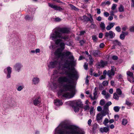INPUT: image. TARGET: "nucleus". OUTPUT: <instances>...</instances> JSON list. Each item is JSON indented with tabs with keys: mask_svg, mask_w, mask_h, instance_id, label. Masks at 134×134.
I'll list each match as a JSON object with an SVG mask.
<instances>
[{
	"mask_svg": "<svg viewBox=\"0 0 134 134\" xmlns=\"http://www.w3.org/2000/svg\"><path fill=\"white\" fill-rule=\"evenodd\" d=\"M65 44L63 42H61L60 44V46L61 48H58L55 51L54 54L58 57H61L62 58L65 57H68V59L71 60V61L66 60L64 66L65 68H68V70L65 71V74L67 76H61L58 79V82L60 83L64 82L66 83L64 85V89L66 91H73L74 87L72 85V80L78 78V75L77 72L74 68L70 69L69 67L70 64H72L76 62L74 60V58L72 53L70 52L65 51L63 53V50L65 48ZM74 94L73 91L71 93L66 92L63 94V96L66 98H72L73 97Z\"/></svg>",
	"mask_w": 134,
	"mask_h": 134,
	"instance_id": "nucleus-1",
	"label": "nucleus"
},
{
	"mask_svg": "<svg viewBox=\"0 0 134 134\" xmlns=\"http://www.w3.org/2000/svg\"><path fill=\"white\" fill-rule=\"evenodd\" d=\"M55 134H83V132L79 127L68 125L64 121L56 128Z\"/></svg>",
	"mask_w": 134,
	"mask_h": 134,
	"instance_id": "nucleus-2",
	"label": "nucleus"
},
{
	"mask_svg": "<svg viewBox=\"0 0 134 134\" xmlns=\"http://www.w3.org/2000/svg\"><path fill=\"white\" fill-rule=\"evenodd\" d=\"M69 32V30L67 28H58L51 34L50 38L53 40L58 38L66 40L68 38V37L64 34H67Z\"/></svg>",
	"mask_w": 134,
	"mask_h": 134,
	"instance_id": "nucleus-3",
	"label": "nucleus"
},
{
	"mask_svg": "<svg viewBox=\"0 0 134 134\" xmlns=\"http://www.w3.org/2000/svg\"><path fill=\"white\" fill-rule=\"evenodd\" d=\"M90 19L88 17L85 15H83L82 17H80L79 18L83 21L87 22L89 21L90 22L92 23L93 22V21L92 16L91 14H90Z\"/></svg>",
	"mask_w": 134,
	"mask_h": 134,
	"instance_id": "nucleus-4",
	"label": "nucleus"
},
{
	"mask_svg": "<svg viewBox=\"0 0 134 134\" xmlns=\"http://www.w3.org/2000/svg\"><path fill=\"white\" fill-rule=\"evenodd\" d=\"M32 100L33 103L35 106H39L42 104L41 99L40 97L33 98Z\"/></svg>",
	"mask_w": 134,
	"mask_h": 134,
	"instance_id": "nucleus-5",
	"label": "nucleus"
},
{
	"mask_svg": "<svg viewBox=\"0 0 134 134\" xmlns=\"http://www.w3.org/2000/svg\"><path fill=\"white\" fill-rule=\"evenodd\" d=\"M105 37L106 38H108L109 37L110 38H113L115 36V34L112 31L110 30L109 32H106Z\"/></svg>",
	"mask_w": 134,
	"mask_h": 134,
	"instance_id": "nucleus-6",
	"label": "nucleus"
},
{
	"mask_svg": "<svg viewBox=\"0 0 134 134\" xmlns=\"http://www.w3.org/2000/svg\"><path fill=\"white\" fill-rule=\"evenodd\" d=\"M59 65L60 63L59 62L57 61H55L51 62L48 66L50 68H53L59 66Z\"/></svg>",
	"mask_w": 134,
	"mask_h": 134,
	"instance_id": "nucleus-7",
	"label": "nucleus"
},
{
	"mask_svg": "<svg viewBox=\"0 0 134 134\" xmlns=\"http://www.w3.org/2000/svg\"><path fill=\"white\" fill-rule=\"evenodd\" d=\"M49 6L52 8L54 9L55 10H58L60 11H62L64 10L63 8H62L60 7H58L57 6L51 4L50 3H48Z\"/></svg>",
	"mask_w": 134,
	"mask_h": 134,
	"instance_id": "nucleus-8",
	"label": "nucleus"
},
{
	"mask_svg": "<svg viewBox=\"0 0 134 134\" xmlns=\"http://www.w3.org/2000/svg\"><path fill=\"white\" fill-rule=\"evenodd\" d=\"M22 67V65L20 63H17L14 66V68L18 72L20 70L21 68Z\"/></svg>",
	"mask_w": 134,
	"mask_h": 134,
	"instance_id": "nucleus-9",
	"label": "nucleus"
},
{
	"mask_svg": "<svg viewBox=\"0 0 134 134\" xmlns=\"http://www.w3.org/2000/svg\"><path fill=\"white\" fill-rule=\"evenodd\" d=\"M107 63L103 61H101L100 62L98 63L96 65L97 67L98 68H100L102 67H103Z\"/></svg>",
	"mask_w": 134,
	"mask_h": 134,
	"instance_id": "nucleus-10",
	"label": "nucleus"
},
{
	"mask_svg": "<svg viewBox=\"0 0 134 134\" xmlns=\"http://www.w3.org/2000/svg\"><path fill=\"white\" fill-rule=\"evenodd\" d=\"M103 118V116L100 113L98 114L96 116V119L98 122H99L100 121L102 120Z\"/></svg>",
	"mask_w": 134,
	"mask_h": 134,
	"instance_id": "nucleus-11",
	"label": "nucleus"
},
{
	"mask_svg": "<svg viewBox=\"0 0 134 134\" xmlns=\"http://www.w3.org/2000/svg\"><path fill=\"white\" fill-rule=\"evenodd\" d=\"M115 25L114 23H109V25L106 27V30L108 31L110 30L114 27Z\"/></svg>",
	"mask_w": 134,
	"mask_h": 134,
	"instance_id": "nucleus-12",
	"label": "nucleus"
},
{
	"mask_svg": "<svg viewBox=\"0 0 134 134\" xmlns=\"http://www.w3.org/2000/svg\"><path fill=\"white\" fill-rule=\"evenodd\" d=\"M115 73V71H112L109 70L107 71V74L109 77L110 79H111L114 76Z\"/></svg>",
	"mask_w": 134,
	"mask_h": 134,
	"instance_id": "nucleus-13",
	"label": "nucleus"
},
{
	"mask_svg": "<svg viewBox=\"0 0 134 134\" xmlns=\"http://www.w3.org/2000/svg\"><path fill=\"white\" fill-rule=\"evenodd\" d=\"M93 55L95 57H98L100 56V51L98 50H94L93 51Z\"/></svg>",
	"mask_w": 134,
	"mask_h": 134,
	"instance_id": "nucleus-14",
	"label": "nucleus"
},
{
	"mask_svg": "<svg viewBox=\"0 0 134 134\" xmlns=\"http://www.w3.org/2000/svg\"><path fill=\"white\" fill-rule=\"evenodd\" d=\"M73 103L78 107H81L82 105V103L80 100H76L73 101Z\"/></svg>",
	"mask_w": 134,
	"mask_h": 134,
	"instance_id": "nucleus-15",
	"label": "nucleus"
},
{
	"mask_svg": "<svg viewBox=\"0 0 134 134\" xmlns=\"http://www.w3.org/2000/svg\"><path fill=\"white\" fill-rule=\"evenodd\" d=\"M109 130V128L108 127H104L103 128H100L99 129L100 131L102 133L105 132L107 133Z\"/></svg>",
	"mask_w": 134,
	"mask_h": 134,
	"instance_id": "nucleus-16",
	"label": "nucleus"
},
{
	"mask_svg": "<svg viewBox=\"0 0 134 134\" xmlns=\"http://www.w3.org/2000/svg\"><path fill=\"white\" fill-rule=\"evenodd\" d=\"M12 68L9 66L7 68V71L8 72V74L7 76V78H9L10 77V74L12 72Z\"/></svg>",
	"mask_w": 134,
	"mask_h": 134,
	"instance_id": "nucleus-17",
	"label": "nucleus"
},
{
	"mask_svg": "<svg viewBox=\"0 0 134 134\" xmlns=\"http://www.w3.org/2000/svg\"><path fill=\"white\" fill-rule=\"evenodd\" d=\"M54 103L55 105L58 106L61 105L63 104L61 100L58 99L55 100Z\"/></svg>",
	"mask_w": 134,
	"mask_h": 134,
	"instance_id": "nucleus-18",
	"label": "nucleus"
},
{
	"mask_svg": "<svg viewBox=\"0 0 134 134\" xmlns=\"http://www.w3.org/2000/svg\"><path fill=\"white\" fill-rule=\"evenodd\" d=\"M39 79L37 77H35L32 80L33 83L35 85L37 84L39 82Z\"/></svg>",
	"mask_w": 134,
	"mask_h": 134,
	"instance_id": "nucleus-19",
	"label": "nucleus"
},
{
	"mask_svg": "<svg viewBox=\"0 0 134 134\" xmlns=\"http://www.w3.org/2000/svg\"><path fill=\"white\" fill-rule=\"evenodd\" d=\"M100 27L102 30H105V25L104 23L103 22H102L99 24Z\"/></svg>",
	"mask_w": 134,
	"mask_h": 134,
	"instance_id": "nucleus-20",
	"label": "nucleus"
},
{
	"mask_svg": "<svg viewBox=\"0 0 134 134\" xmlns=\"http://www.w3.org/2000/svg\"><path fill=\"white\" fill-rule=\"evenodd\" d=\"M119 12H123L124 11V7L122 5H120L118 7Z\"/></svg>",
	"mask_w": 134,
	"mask_h": 134,
	"instance_id": "nucleus-21",
	"label": "nucleus"
},
{
	"mask_svg": "<svg viewBox=\"0 0 134 134\" xmlns=\"http://www.w3.org/2000/svg\"><path fill=\"white\" fill-rule=\"evenodd\" d=\"M127 74L128 76L132 78V81L133 82V78H134L133 77V73L130 71H128L127 72Z\"/></svg>",
	"mask_w": 134,
	"mask_h": 134,
	"instance_id": "nucleus-22",
	"label": "nucleus"
},
{
	"mask_svg": "<svg viewBox=\"0 0 134 134\" xmlns=\"http://www.w3.org/2000/svg\"><path fill=\"white\" fill-rule=\"evenodd\" d=\"M113 98L116 100H118L119 99V96L116 93H115L113 94Z\"/></svg>",
	"mask_w": 134,
	"mask_h": 134,
	"instance_id": "nucleus-23",
	"label": "nucleus"
},
{
	"mask_svg": "<svg viewBox=\"0 0 134 134\" xmlns=\"http://www.w3.org/2000/svg\"><path fill=\"white\" fill-rule=\"evenodd\" d=\"M89 59L90 60L89 64L90 65L92 64L94 60L91 55H89Z\"/></svg>",
	"mask_w": 134,
	"mask_h": 134,
	"instance_id": "nucleus-24",
	"label": "nucleus"
},
{
	"mask_svg": "<svg viewBox=\"0 0 134 134\" xmlns=\"http://www.w3.org/2000/svg\"><path fill=\"white\" fill-rule=\"evenodd\" d=\"M120 108V107L116 106L114 107L113 109L115 112H117L119 111Z\"/></svg>",
	"mask_w": 134,
	"mask_h": 134,
	"instance_id": "nucleus-25",
	"label": "nucleus"
},
{
	"mask_svg": "<svg viewBox=\"0 0 134 134\" xmlns=\"http://www.w3.org/2000/svg\"><path fill=\"white\" fill-rule=\"evenodd\" d=\"M70 5L72 9L75 11H77L78 10V9L77 8L73 5L70 4Z\"/></svg>",
	"mask_w": 134,
	"mask_h": 134,
	"instance_id": "nucleus-26",
	"label": "nucleus"
},
{
	"mask_svg": "<svg viewBox=\"0 0 134 134\" xmlns=\"http://www.w3.org/2000/svg\"><path fill=\"white\" fill-rule=\"evenodd\" d=\"M114 44L115 45H119V46H120L121 45V43L119 42L118 40H116L114 41L113 42Z\"/></svg>",
	"mask_w": 134,
	"mask_h": 134,
	"instance_id": "nucleus-27",
	"label": "nucleus"
},
{
	"mask_svg": "<svg viewBox=\"0 0 134 134\" xmlns=\"http://www.w3.org/2000/svg\"><path fill=\"white\" fill-rule=\"evenodd\" d=\"M108 107L107 105V104H105L103 107V110L104 111H106V112H108L109 111Z\"/></svg>",
	"mask_w": 134,
	"mask_h": 134,
	"instance_id": "nucleus-28",
	"label": "nucleus"
},
{
	"mask_svg": "<svg viewBox=\"0 0 134 134\" xmlns=\"http://www.w3.org/2000/svg\"><path fill=\"white\" fill-rule=\"evenodd\" d=\"M111 3L109 1H107L106 2H103L102 3V5H110Z\"/></svg>",
	"mask_w": 134,
	"mask_h": 134,
	"instance_id": "nucleus-29",
	"label": "nucleus"
},
{
	"mask_svg": "<svg viewBox=\"0 0 134 134\" xmlns=\"http://www.w3.org/2000/svg\"><path fill=\"white\" fill-rule=\"evenodd\" d=\"M116 92L119 95H121L122 94V92L121 90L119 88H118L116 90Z\"/></svg>",
	"mask_w": 134,
	"mask_h": 134,
	"instance_id": "nucleus-30",
	"label": "nucleus"
},
{
	"mask_svg": "<svg viewBox=\"0 0 134 134\" xmlns=\"http://www.w3.org/2000/svg\"><path fill=\"white\" fill-rule=\"evenodd\" d=\"M109 122V121L108 118H106L103 121V124L105 125H106Z\"/></svg>",
	"mask_w": 134,
	"mask_h": 134,
	"instance_id": "nucleus-31",
	"label": "nucleus"
},
{
	"mask_svg": "<svg viewBox=\"0 0 134 134\" xmlns=\"http://www.w3.org/2000/svg\"><path fill=\"white\" fill-rule=\"evenodd\" d=\"M127 123V121L126 119H124L122 121V124L124 125H125Z\"/></svg>",
	"mask_w": 134,
	"mask_h": 134,
	"instance_id": "nucleus-32",
	"label": "nucleus"
},
{
	"mask_svg": "<svg viewBox=\"0 0 134 134\" xmlns=\"http://www.w3.org/2000/svg\"><path fill=\"white\" fill-rule=\"evenodd\" d=\"M74 110V111L75 112H77L79 111V108L78 106L77 107H73Z\"/></svg>",
	"mask_w": 134,
	"mask_h": 134,
	"instance_id": "nucleus-33",
	"label": "nucleus"
},
{
	"mask_svg": "<svg viewBox=\"0 0 134 134\" xmlns=\"http://www.w3.org/2000/svg\"><path fill=\"white\" fill-rule=\"evenodd\" d=\"M108 82L107 81H105L102 82V85L104 86H108Z\"/></svg>",
	"mask_w": 134,
	"mask_h": 134,
	"instance_id": "nucleus-34",
	"label": "nucleus"
},
{
	"mask_svg": "<svg viewBox=\"0 0 134 134\" xmlns=\"http://www.w3.org/2000/svg\"><path fill=\"white\" fill-rule=\"evenodd\" d=\"M24 87V86L23 85L20 86L17 88V90L18 91H20Z\"/></svg>",
	"mask_w": 134,
	"mask_h": 134,
	"instance_id": "nucleus-35",
	"label": "nucleus"
},
{
	"mask_svg": "<svg viewBox=\"0 0 134 134\" xmlns=\"http://www.w3.org/2000/svg\"><path fill=\"white\" fill-rule=\"evenodd\" d=\"M101 114L103 116H105L106 114L108 113V112H106V111H104L103 110L101 112Z\"/></svg>",
	"mask_w": 134,
	"mask_h": 134,
	"instance_id": "nucleus-36",
	"label": "nucleus"
},
{
	"mask_svg": "<svg viewBox=\"0 0 134 134\" xmlns=\"http://www.w3.org/2000/svg\"><path fill=\"white\" fill-rule=\"evenodd\" d=\"M92 38L94 41H96L97 40V38L96 36L95 35H93L92 36Z\"/></svg>",
	"mask_w": 134,
	"mask_h": 134,
	"instance_id": "nucleus-37",
	"label": "nucleus"
},
{
	"mask_svg": "<svg viewBox=\"0 0 134 134\" xmlns=\"http://www.w3.org/2000/svg\"><path fill=\"white\" fill-rule=\"evenodd\" d=\"M105 98L106 99H108L110 97V95L108 93H107L105 96Z\"/></svg>",
	"mask_w": 134,
	"mask_h": 134,
	"instance_id": "nucleus-38",
	"label": "nucleus"
},
{
	"mask_svg": "<svg viewBox=\"0 0 134 134\" xmlns=\"http://www.w3.org/2000/svg\"><path fill=\"white\" fill-rule=\"evenodd\" d=\"M96 87H95L94 88V92L93 93L94 96L95 97H97V91L96 90Z\"/></svg>",
	"mask_w": 134,
	"mask_h": 134,
	"instance_id": "nucleus-39",
	"label": "nucleus"
},
{
	"mask_svg": "<svg viewBox=\"0 0 134 134\" xmlns=\"http://www.w3.org/2000/svg\"><path fill=\"white\" fill-rule=\"evenodd\" d=\"M62 41V40L61 39H57L55 41V43L56 44L58 45Z\"/></svg>",
	"mask_w": 134,
	"mask_h": 134,
	"instance_id": "nucleus-40",
	"label": "nucleus"
},
{
	"mask_svg": "<svg viewBox=\"0 0 134 134\" xmlns=\"http://www.w3.org/2000/svg\"><path fill=\"white\" fill-rule=\"evenodd\" d=\"M125 35L123 34H121L120 35V38L122 40H123L125 39Z\"/></svg>",
	"mask_w": 134,
	"mask_h": 134,
	"instance_id": "nucleus-41",
	"label": "nucleus"
},
{
	"mask_svg": "<svg viewBox=\"0 0 134 134\" xmlns=\"http://www.w3.org/2000/svg\"><path fill=\"white\" fill-rule=\"evenodd\" d=\"M116 6L117 5L116 4H113L112 5V6L111 8V9L113 10H115L116 8Z\"/></svg>",
	"mask_w": 134,
	"mask_h": 134,
	"instance_id": "nucleus-42",
	"label": "nucleus"
},
{
	"mask_svg": "<svg viewBox=\"0 0 134 134\" xmlns=\"http://www.w3.org/2000/svg\"><path fill=\"white\" fill-rule=\"evenodd\" d=\"M89 97L91 98V100H94L97 99L98 97H95L94 96L93 97L91 95H90L89 96Z\"/></svg>",
	"mask_w": 134,
	"mask_h": 134,
	"instance_id": "nucleus-43",
	"label": "nucleus"
},
{
	"mask_svg": "<svg viewBox=\"0 0 134 134\" xmlns=\"http://www.w3.org/2000/svg\"><path fill=\"white\" fill-rule=\"evenodd\" d=\"M115 30L118 32H120L121 31V28L119 26H116L115 28Z\"/></svg>",
	"mask_w": 134,
	"mask_h": 134,
	"instance_id": "nucleus-44",
	"label": "nucleus"
},
{
	"mask_svg": "<svg viewBox=\"0 0 134 134\" xmlns=\"http://www.w3.org/2000/svg\"><path fill=\"white\" fill-rule=\"evenodd\" d=\"M105 104L104 99H102L100 102V104L101 105H103Z\"/></svg>",
	"mask_w": 134,
	"mask_h": 134,
	"instance_id": "nucleus-45",
	"label": "nucleus"
},
{
	"mask_svg": "<svg viewBox=\"0 0 134 134\" xmlns=\"http://www.w3.org/2000/svg\"><path fill=\"white\" fill-rule=\"evenodd\" d=\"M126 104L128 105L129 106H132V104L130 103L129 101H126Z\"/></svg>",
	"mask_w": 134,
	"mask_h": 134,
	"instance_id": "nucleus-46",
	"label": "nucleus"
},
{
	"mask_svg": "<svg viewBox=\"0 0 134 134\" xmlns=\"http://www.w3.org/2000/svg\"><path fill=\"white\" fill-rule=\"evenodd\" d=\"M94 109V107H92L91 108L90 111V114L92 115L93 113Z\"/></svg>",
	"mask_w": 134,
	"mask_h": 134,
	"instance_id": "nucleus-47",
	"label": "nucleus"
},
{
	"mask_svg": "<svg viewBox=\"0 0 134 134\" xmlns=\"http://www.w3.org/2000/svg\"><path fill=\"white\" fill-rule=\"evenodd\" d=\"M98 88L99 90H103L104 89V88L101 83L99 84Z\"/></svg>",
	"mask_w": 134,
	"mask_h": 134,
	"instance_id": "nucleus-48",
	"label": "nucleus"
},
{
	"mask_svg": "<svg viewBox=\"0 0 134 134\" xmlns=\"http://www.w3.org/2000/svg\"><path fill=\"white\" fill-rule=\"evenodd\" d=\"M128 29V28L127 26H124L122 27V29L123 31H126L127 29Z\"/></svg>",
	"mask_w": 134,
	"mask_h": 134,
	"instance_id": "nucleus-49",
	"label": "nucleus"
},
{
	"mask_svg": "<svg viewBox=\"0 0 134 134\" xmlns=\"http://www.w3.org/2000/svg\"><path fill=\"white\" fill-rule=\"evenodd\" d=\"M129 30L131 32H134V26L130 27Z\"/></svg>",
	"mask_w": 134,
	"mask_h": 134,
	"instance_id": "nucleus-50",
	"label": "nucleus"
},
{
	"mask_svg": "<svg viewBox=\"0 0 134 134\" xmlns=\"http://www.w3.org/2000/svg\"><path fill=\"white\" fill-rule=\"evenodd\" d=\"M104 46H105V44L103 43H101L99 45L100 48H103L104 47Z\"/></svg>",
	"mask_w": 134,
	"mask_h": 134,
	"instance_id": "nucleus-51",
	"label": "nucleus"
},
{
	"mask_svg": "<svg viewBox=\"0 0 134 134\" xmlns=\"http://www.w3.org/2000/svg\"><path fill=\"white\" fill-rule=\"evenodd\" d=\"M104 15L106 17H108L109 15V14L107 12H105L104 13Z\"/></svg>",
	"mask_w": 134,
	"mask_h": 134,
	"instance_id": "nucleus-52",
	"label": "nucleus"
},
{
	"mask_svg": "<svg viewBox=\"0 0 134 134\" xmlns=\"http://www.w3.org/2000/svg\"><path fill=\"white\" fill-rule=\"evenodd\" d=\"M112 59L114 60H116L118 59V57L117 56L114 55L112 57Z\"/></svg>",
	"mask_w": 134,
	"mask_h": 134,
	"instance_id": "nucleus-53",
	"label": "nucleus"
},
{
	"mask_svg": "<svg viewBox=\"0 0 134 134\" xmlns=\"http://www.w3.org/2000/svg\"><path fill=\"white\" fill-rule=\"evenodd\" d=\"M97 109L98 111H100L102 110V108L100 106H98L97 108Z\"/></svg>",
	"mask_w": 134,
	"mask_h": 134,
	"instance_id": "nucleus-54",
	"label": "nucleus"
},
{
	"mask_svg": "<svg viewBox=\"0 0 134 134\" xmlns=\"http://www.w3.org/2000/svg\"><path fill=\"white\" fill-rule=\"evenodd\" d=\"M88 64L87 63H85L84 65V67L85 69V70H87L88 69Z\"/></svg>",
	"mask_w": 134,
	"mask_h": 134,
	"instance_id": "nucleus-55",
	"label": "nucleus"
},
{
	"mask_svg": "<svg viewBox=\"0 0 134 134\" xmlns=\"http://www.w3.org/2000/svg\"><path fill=\"white\" fill-rule=\"evenodd\" d=\"M88 76H87L86 77V79L85 80V83L87 85H88V84L89 82V80L88 79Z\"/></svg>",
	"mask_w": 134,
	"mask_h": 134,
	"instance_id": "nucleus-56",
	"label": "nucleus"
},
{
	"mask_svg": "<svg viewBox=\"0 0 134 134\" xmlns=\"http://www.w3.org/2000/svg\"><path fill=\"white\" fill-rule=\"evenodd\" d=\"M63 90H61L58 91V94L59 95H62L63 94Z\"/></svg>",
	"mask_w": 134,
	"mask_h": 134,
	"instance_id": "nucleus-57",
	"label": "nucleus"
},
{
	"mask_svg": "<svg viewBox=\"0 0 134 134\" xmlns=\"http://www.w3.org/2000/svg\"><path fill=\"white\" fill-rule=\"evenodd\" d=\"M107 94V93L106 92L105 90H104L102 91V95H103L105 96L106 94Z\"/></svg>",
	"mask_w": 134,
	"mask_h": 134,
	"instance_id": "nucleus-58",
	"label": "nucleus"
},
{
	"mask_svg": "<svg viewBox=\"0 0 134 134\" xmlns=\"http://www.w3.org/2000/svg\"><path fill=\"white\" fill-rule=\"evenodd\" d=\"M89 108V106L87 105H86L85 106L84 109L85 110H88Z\"/></svg>",
	"mask_w": 134,
	"mask_h": 134,
	"instance_id": "nucleus-59",
	"label": "nucleus"
},
{
	"mask_svg": "<svg viewBox=\"0 0 134 134\" xmlns=\"http://www.w3.org/2000/svg\"><path fill=\"white\" fill-rule=\"evenodd\" d=\"M119 118V116L118 115H115L114 116V118L115 120L117 121Z\"/></svg>",
	"mask_w": 134,
	"mask_h": 134,
	"instance_id": "nucleus-60",
	"label": "nucleus"
},
{
	"mask_svg": "<svg viewBox=\"0 0 134 134\" xmlns=\"http://www.w3.org/2000/svg\"><path fill=\"white\" fill-rule=\"evenodd\" d=\"M103 36V34L102 33H100L99 35V37L100 38H102Z\"/></svg>",
	"mask_w": 134,
	"mask_h": 134,
	"instance_id": "nucleus-61",
	"label": "nucleus"
},
{
	"mask_svg": "<svg viewBox=\"0 0 134 134\" xmlns=\"http://www.w3.org/2000/svg\"><path fill=\"white\" fill-rule=\"evenodd\" d=\"M92 121L91 119H90L88 120V124L90 126L91 125V123Z\"/></svg>",
	"mask_w": 134,
	"mask_h": 134,
	"instance_id": "nucleus-62",
	"label": "nucleus"
},
{
	"mask_svg": "<svg viewBox=\"0 0 134 134\" xmlns=\"http://www.w3.org/2000/svg\"><path fill=\"white\" fill-rule=\"evenodd\" d=\"M105 77V75L103 76L102 75L99 78V79L100 80H101L103 79H104Z\"/></svg>",
	"mask_w": 134,
	"mask_h": 134,
	"instance_id": "nucleus-63",
	"label": "nucleus"
},
{
	"mask_svg": "<svg viewBox=\"0 0 134 134\" xmlns=\"http://www.w3.org/2000/svg\"><path fill=\"white\" fill-rule=\"evenodd\" d=\"M113 19V17L112 16H109L108 18V19L109 21H111Z\"/></svg>",
	"mask_w": 134,
	"mask_h": 134,
	"instance_id": "nucleus-64",
	"label": "nucleus"
}]
</instances>
